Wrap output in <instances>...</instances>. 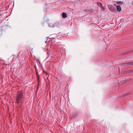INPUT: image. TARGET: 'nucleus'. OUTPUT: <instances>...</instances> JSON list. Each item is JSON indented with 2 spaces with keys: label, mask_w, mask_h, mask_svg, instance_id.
I'll list each match as a JSON object with an SVG mask.
<instances>
[{
  "label": "nucleus",
  "mask_w": 133,
  "mask_h": 133,
  "mask_svg": "<svg viewBox=\"0 0 133 133\" xmlns=\"http://www.w3.org/2000/svg\"><path fill=\"white\" fill-rule=\"evenodd\" d=\"M97 4L100 7H101V6H102V3L100 2H97Z\"/></svg>",
  "instance_id": "11"
},
{
  "label": "nucleus",
  "mask_w": 133,
  "mask_h": 133,
  "mask_svg": "<svg viewBox=\"0 0 133 133\" xmlns=\"http://www.w3.org/2000/svg\"><path fill=\"white\" fill-rule=\"evenodd\" d=\"M133 72V69L127 70L123 72V74L129 73L130 72Z\"/></svg>",
  "instance_id": "6"
},
{
  "label": "nucleus",
  "mask_w": 133,
  "mask_h": 133,
  "mask_svg": "<svg viewBox=\"0 0 133 133\" xmlns=\"http://www.w3.org/2000/svg\"><path fill=\"white\" fill-rule=\"evenodd\" d=\"M108 8L111 11H114L115 10V8L114 5H110V6H108Z\"/></svg>",
  "instance_id": "3"
},
{
  "label": "nucleus",
  "mask_w": 133,
  "mask_h": 133,
  "mask_svg": "<svg viewBox=\"0 0 133 133\" xmlns=\"http://www.w3.org/2000/svg\"><path fill=\"white\" fill-rule=\"evenodd\" d=\"M47 55H48V57H49L50 56V51H47Z\"/></svg>",
  "instance_id": "20"
},
{
  "label": "nucleus",
  "mask_w": 133,
  "mask_h": 133,
  "mask_svg": "<svg viewBox=\"0 0 133 133\" xmlns=\"http://www.w3.org/2000/svg\"><path fill=\"white\" fill-rule=\"evenodd\" d=\"M23 56V52L22 51H20L17 54V57L19 58L20 57L22 58Z\"/></svg>",
  "instance_id": "2"
},
{
  "label": "nucleus",
  "mask_w": 133,
  "mask_h": 133,
  "mask_svg": "<svg viewBox=\"0 0 133 133\" xmlns=\"http://www.w3.org/2000/svg\"><path fill=\"white\" fill-rule=\"evenodd\" d=\"M23 96V92H21L16 97V103L17 104L19 103L22 100V98Z\"/></svg>",
  "instance_id": "1"
},
{
  "label": "nucleus",
  "mask_w": 133,
  "mask_h": 133,
  "mask_svg": "<svg viewBox=\"0 0 133 133\" xmlns=\"http://www.w3.org/2000/svg\"><path fill=\"white\" fill-rule=\"evenodd\" d=\"M130 94V93H127V94H123V95H122V96L123 97H125L126 96H127L128 95H129V94Z\"/></svg>",
  "instance_id": "14"
},
{
  "label": "nucleus",
  "mask_w": 133,
  "mask_h": 133,
  "mask_svg": "<svg viewBox=\"0 0 133 133\" xmlns=\"http://www.w3.org/2000/svg\"><path fill=\"white\" fill-rule=\"evenodd\" d=\"M51 57H52H52H52V56H51Z\"/></svg>",
  "instance_id": "26"
},
{
  "label": "nucleus",
  "mask_w": 133,
  "mask_h": 133,
  "mask_svg": "<svg viewBox=\"0 0 133 133\" xmlns=\"http://www.w3.org/2000/svg\"><path fill=\"white\" fill-rule=\"evenodd\" d=\"M125 63H123L119 64V65H122L124 66L125 65H126L125 64Z\"/></svg>",
  "instance_id": "19"
},
{
  "label": "nucleus",
  "mask_w": 133,
  "mask_h": 133,
  "mask_svg": "<svg viewBox=\"0 0 133 133\" xmlns=\"http://www.w3.org/2000/svg\"><path fill=\"white\" fill-rule=\"evenodd\" d=\"M77 116V114L76 113H74L72 116V119H75Z\"/></svg>",
  "instance_id": "4"
},
{
  "label": "nucleus",
  "mask_w": 133,
  "mask_h": 133,
  "mask_svg": "<svg viewBox=\"0 0 133 133\" xmlns=\"http://www.w3.org/2000/svg\"><path fill=\"white\" fill-rule=\"evenodd\" d=\"M116 10L117 11H120L121 10V6L119 5H118L116 6Z\"/></svg>",
  "instance_id": "7"
},
{
  "label": "nucleus",
  "mask_w": 133,
  "mask_h": 133,
  "mask_svg": "<svg viewBox=\"0 0 133 133\" xmlns=\"http://www.w3.org/2000/svg\"><path fill=\"white\" fill-rule=\"evenodd\" d=\"M131 79H128L127 80H125L123 81H122L121 82V83H126L128 82H129V81H130L131 80Z\"/></svg>",
  "instance_id": "9"
},
{
  "label": "nucleus",
  "mask_w": 133,
  "mask_h": 133,
  "mask_svg": "<svg viewBox=\"0 0 133 133\" xmlns=\"http://www.w3.org/2000/svg\"><path fill=\"white\" fill-rule=\"evenodd\" d=\"M47 42V41H45V43H46Z\"/></svg>",
  "instance_id": "23"
},
{
  "label": "nucleus",
  "mask_w": 133,
  "mask_h": 133,
  "mask_svg": "<svg viewBox=\"0 0 133 133\" xmlns=\"http://www.w3.org/2000/svg\"><path fill=\"white\" fill-rule=\"evenodd\" d=\"M64 35L62 34V33L60 32L57 36V37L58 39L64 37Z\"/></svg>",
  "instance_id": "5"
},
{
  "label": "nucleus",
  "mask_w": 133,
  "mask_h": 133,
  "mask_svg": "<svg viewBox=\"0 0 133 133\" xmlns=\"http://www.w3.org/2000/svg\"><path fill=\"white\" fill-rule=\"evenodd\" d=\"M34 66L35 68V71H36V72H37V69L36 65H34Z\"/></svg>",
  "instance_id": "16"
},
{
  "label": "nucleus",
  "mask_w": 133,
  "mask_h": 133,
  "mask_svg": "<svg viewBox=\"0 0 133 133\" xmlns=\"http://www.w3.org/2000/svg\"><path fill=\"white\" fill-rule=\"evenodd\" d=\"M125 64L127 65H130L133 66V62L126 63Z\"/></svg>",
  "instance_id": "10"
},
{
  "label": "nucleus",
  "mask_w": 133,
  "mask_h": 133,
  "mask_svg": "<svg viewBox=\"0 0 133 133\" xmlns=\"http://www.w3.org/2000/svg\"><path fill=\"white\" fill-rule=\"evenodd\" d=\"M84 12H88V9H86L85 10Z\"/></svg>",
  "instance_id": "22"
},
{
  "label": "nucleus",
  "mask_w": 133,
  "mask_h": 133,
  "mask_svg": "<svg viewBox=\"0 0 133 133\" xmlns=\"http://www.w3.org/2000/svg\"><path fill=\"white\" fill-rule=\"evenodd\" d=\"M133 52V50H131L130 51H126L124 53V54H128L130 53H131Z\"/></svg>",
  "instance_id": "8"
},
{
  "label": "nucleus",
  "mask_w": 133,
  "mask_h": 133,
  "mask_svg": "<svg viewBox=\"0 0 133 133\" xmlns=\"http://www.w3.org/2000/svg\"><path fill=\"white\" fill-rule=\"evenodd\" d=\"M94 10L92 9H88V13H91L93 12H94Z\"/></svg>",
  "instance_id": "13"
},
{
  "label": "nucleus",
  "mask_w": 133,
  "mask_h": 133,
  "mask_svg": "<svg viewBox=\"0 0 133 133\" xmlns=\"http://www.w3.org/2000/svg\"><path fill=\"white\" fill-rule=\"evenodd\" d=\"M116 3L118 4L122 5L123 4V2L120 1H117Z\"/></svg>",
  "instance_id": "12"
},
{
  "label": "nucleus",
  "mask_w": 133,
  "mask_h": 133,
  "mask_svg": "<svg viewBox=\"0 0 133 133\" xmlns=\"http://www.w3.org/2000/svg\"><path fill=\"white\" fill-rule=\"evenodd\" d=\"M3 14L2 12V11H0V17H2V16H3Z\"/></svg>",
  "instance_id": "17"
},
{
  "label": "nucleus",
  "mask_w": 133,
  "mask_h": 133,
  "mask_svg": "<svg viewBox=\"0 0 133 133\" xmlns=\"http://www.w3.org/2000/svg\"><path fill=\"white\" fill-rule=\"evenodd\" d=\"M66 13L65 12H63L62 13V17H66Z\"/></svg>",
  "instance_id": "15"
},
{
  "label": "nucleus",
  "mask_w": 133,
  "mask_h": 133,
  "mask_svg": "<svg viewBox=\"0 0 133 133\" xmlns=\"http://www.w3.org/2000/svg\"><path fill=\"white\" fill-rule=\"evenodd\" d=\"M46 39L47 41H49L50 40V39H49V37H46Z\"/></svg>",
  "instance_id": "21"
},
{
  "label": "nucleus",
  "mask_w": 133,
  "mask_h": 133,
  "mask_svg": "<svg viewBox=\"0 0 133 133\" xmlns=\"http://www.w3.org/2000/svg\"><path fill=\"white\" fill-rule=\"evenodd\" d=\"M63 17V18H65L66 17Z\"/></svg>",
  "instance_id": "25"
},
{
  "label": "nucleus",
  "mask_w": 133,
  "mask_h": 133,
  "mask_svg": "<svg viewBox=\"0 0 133 133\" xmlns=\"http://www.w3.org/2000/svg\"><path fill=\"white\" fill-rule=\"evenodd\" d=\"M37 60L39 62V60H38V59H37Z\"/></svg>",
  "instance_id": "24"
},
{
  "label": "nucleus",
  "mask_w": 133,
  "mask_h": 133,
  "mask_svg": "<svg viewBox=\"0 0 133 133\" xmlns=\"http://www.w3.org/2000/svg\"><path fill=\"white\" fill-rule=\"evenodd\" d=\"M101 9H102V10L104 11L105 10V8L104 7L102 6H102H101L100 7Z\"/></svg>",
  "instance_id": "18"
}]
</instances>
